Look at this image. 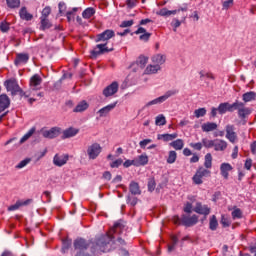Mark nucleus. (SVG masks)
I'll return each mask as SVG.
<instances>
[{
    "label": "nucleus",
    "instance_id": "obj_1",
    "mask_svg": "<svg viewBox=\"0 0 256 256\" xmlns=\"http://www.w3.org/2000/svg\"><path fill=\"white\" fill-rule=\"evenodd\" d=\"M125 226L121 222H116L114 226L105 234L96 240V246L102 253H109L112 249H117L120 245H125V240L118 238L114 241L115 234L121 235Z\"/></svg>",
    "mask_w": 256,
    "mask_h": 256
},
{
    "label": "nucleus",
    "instance_id": "obj_2",
    "mask_svg": "<svg viewBox=\"0 0 256 256\" xmlns=\"http://www.w3.org/2000/svg\"><path fill=\"white\" fill-rule=\"evenodd\" d=\"M205 177H211L210 170H207L204 167H199L196 170V173L194 174V176L192 177L193 184L203 185V179H205Z\"/></svg>",
    "mask_w": 256,
    "mask_h": 256
},
{
    "label": "nucleus",
    "instance_id": "obj_3",
    "mask_svg": "<svg viewBox=\"0 0 256 256\" xmlns=\"http://www.w3.org/2000/svg\"><path fill=\"white\" fill-rule=\"evenodd\" d=\"M241 105H243V102H234L233 104H229V102H224L221 103L218 106V113H220V115H225V113H227V111H229L230 113L235 111V107H241Z\"/></svg>",
    "mask_w": 256,
    "mask_h": 256
},
{
    "label": "nucleus",
    "instance_id": "obj_4",
    "mask_svg": "<svg viewBox=\"0 0 256 256\" xmlns=\"http://www.w3.org/2000/svg\"><path fill=\"white\" fill-rule=\"evenodd\" d=\"M40 133L45 139H55L61 135V128L52 127L49 130L47 128H42Z\"/></svg>",
    "mask_w": 256,
    "mask_h": 256
},
{
    "label": "nucleus",
    "instance_id": "obj_5",
    "mask_svg": "<svg viewBox=\"0 0 256 256\" xmlns=\"http://www.w3.org/2000/svg\"><path fill=\"white\" fill-rule=\"evenodd\" d=\"M179 93V90H169L165 93V95L160 96L146 104V107H151V105H157L159 103H164V101H167L169 97H173V95H177Z\"/></svg>",
    "mask_w": 256,
    "mask_h": 256
},
{
    "label": "nucleus",
    "instance_id": "obj_6",
    "mask_svg": "<svg viewBox=\"0 0 256 256\" xmlns=\"http://www.w3.org/2000/svg\"><path fill=\"white\" fill-rule=\"evenodd\" d=\"M115 37V31L111 29H107L104 32L96 35L95 42L96 43H108L109 39H113Z\"/></svg>",
    "mask_w": 256,
    "mask_h": 256
},
{
    "label": "nucleus",
    "instance_id": "obj_7",
    "mask_svg": "<svg viewBox=\"0 0 256 256\" xmlns=\"http://www.w3.org/2000/svg\"><path fill=\"white\" fill-rule=\"evenodd\" d=\"M101 151H103L101 145L99 143H93L92 145L88 146L87 155L89 159L94 160L101 155Z\"/></svg>",
    "mask_w": 256,
    "mask_h": 256
},
{
    "label": "nucleus",
    "instance_id": "obj_8",
    "mask_svg": "<svg viewBox=\"0 0 256 256\" xmlns=\"http://www.w3.org/2000/svg\"><path fill=\"white\" fill-rule=\"evenodd\" d=\"M194 213H198V215H204L207 217L211 213V208L207 204H203L201 202H196L193 207Z\"/></svg>",
    "mask_w": 256,
    "mask_h": 256
},
{
    "label": "nucleus",
    "instance_id": "obj_9",
    "mask_svg": "<svg viewBox=\"0 0 256 256\" xmlns=\"http://www.w3.org/2000/svg\"><path fill=\"white\" fill-rule=\"evenodd\" d=\"M4 85L7 91H10L12 95H17L19 91H21V87L15 79L6 80Z\"/></svg>",
    "mask_w": 256,
    "mask_h": 256
},
{
    "label": "nucleus",
    "instance_id": "obj_10",
    "mask_svg": "<svg viewBox=\"0 0 256 256\" xmlns=\"http://www.w3.org/2000/svg\"><path fill=\"white\" fill-rule=\"evenodd\" d=\"M109 48H107V43L97 44L96 47L90 51L91 57H98V55H103V53H109Z\"/></svg>",
    "mask_w": 256,
    "mask_h": 256
},
{
    "label": "nucleus",
    "instance_id": "obj_11",
    "mask_svg": "<svg viewBox=\"0 0 256 256\" xmlns=\"http://www.w3.org/2000/svg\"><path fill=\"white\" fill-rule=\"evenodd\" d=\"M198 222L199 216L195 214L192 216L182 215V225L185 227H193V225H197Z\"/></svg>",
    "mask_w": 256,
    "mask_h": 256
},
{
    "label": "nucleus",
    "instance_id": "obj_12",
    "mask_svg": "<svg viewBox=\"0 0 256 256\" xmlns=\"http://www.w3.org/2000/svg\"><path fill=\"white\" fill-rule=\"evenodd\" d=\"M119 91V83L117 82H112L110 85H108L104 90H103V95L105 97H112V95H115Z\"/></svg>",
    "mask_w": 256,
    "mask_h": 256
},
{
    "label": "nucleus",
    "instance_id": "obj_13",
    "mask_svg": "<svg viewBox=\"0 0 256 256\" xmlns=\"http://www.w3.org/2000/svg\"><path fill=\"white\" fill-rule=\"evenodd\" d=\"M41 83H43V78L39 74H34L29 81L30 89L37 91Z\"/></svg>",
    "mask_w": 256,
    "mask_h": 256
},
{
    "label": "nucleus",
    "instance_id": "obj_14",
    "mask_svg": "<svg viewBox=\"0 0 256 256\" xmlns=\"http://www.w3.org/2000/svg\"><path fill=\"white\" fill-rule=\"evenodd\" d=\"M226 139H228L230 143H235L237 141V133L235 132V126H226Z\"/></svg>",
    "mask_w": 256,
    "mask_h": 256
},
{
    "label": "nucleus",
    "instance_id": "obj_15",
    "mask_svg": "<svg viewBox=\"0 0 256 256\" xmlns=\"http://www.w3.org/2000/svg\"><path fill=\"white\" fill-rule=\"evenodd\" d=\"M29 61V54L27 53H18L16 54V58L14 60V65L19 67L20 65H25Z\"/></svg>",
    "mask_w": 256,
    "mask_h": 256
},
{
    "label": "nucleus",
    "instance_id": "obj_16",
    "mask_svg": "<svg viewBox=\"0 0 256 256\" xmlns=\"http://www.w3.org/2000/svg\"><path fill=\"white\" fill-rule=\"evenodd\" d=\"M233 171V166L231 164L224 162L220 165V174L224 179H229V173Z\"/></svg>",
    "mask_w": 256,
    "mask_h": 256
},
{
    "label": "nucleus",
    "instance_id": "obj_17",
    "mask_svg": "<svg viewBox=\"0 0 256 256\" xmlns=\"http://www.w3.org/2000/svg\"><path fill=\"white\" fill-rule=\"evenodd\" d=\"M68 161L69 155L60 156L59 154H56L53 159V163L56 165V167H63V165H65Z\"/></svg>",
    "mask_w": 256,
    "mask_h": 256
},
{
    "label": "nucleus",
    "instance_id": "obj_18",
    "mask_svg": "<svg viewBox=\"0 0 256 256\" xmlns=\"http://www.w3.org/2000/svg\"><path fill=\"white\" fill-rule=\"evenodd\" d=\"M229 144L223 139H214V151H226Z\"/></svg>",
    "mask_w": 256,
    "mask_h": 256
},
{
    "label": "nucleus",
    "instance_id": "obj_19",
    "mask_svg": "<svg viewBox=\"0 0 256 256\" xmlns=\"http://www.w3.org/2000/svg\"><path fill=\"white\" fill-rule=\"evenodd\" d=\"M11 105V100L9 99L8 95L1 94L0 95V113H3L5 109H9Z\"/></svg>",
    "mask_w": 256,
    "mask_h": 256
},
{
    "label": "nucleus",
    "instance_id": "obj_20",
    "mask_svg": "<svg viewBox=\"0 0 256 256\" xmlns=\"http://www.w3.org/2000/svg\"><path fill=\"white\" fill-rule=\"evenodd\" d=\"M234 110H238V115L240 119H245V117L251 115V109L245 107L244 103H242L241 106L234 107Z\"/></svg>",
    "mask_w": 256,
    "mask_h": 256
},
{
    "label": "nucleus",
    "instance_id": "obj_21",
    "mask_svg": "<svg viewBox=\"0 0 256 256\" xmlns=\"http://www.w3.org/2000/svg\"><path fill=\"white\" fill-rule=\"evenodd\" d=\"M179 137V134L172 133V134H158L157 139L158 141H164L165 143H169V141H175Z\"/></svg>",
    "mask_w": 256,
    "mask_h": 256
},
{
    "label": "nucleus",
    "instance_id": "obj_22",
    "mask_svg": "<svg viewBox=\"0 0 256 256\" xmlns=\"http://www.w3.org/2000/svg\"><path fill=\"white\" fill-rule=\"evenodd\" d=\"M89 242L83 238H78L74 241V248L78 249L79 251H84V249H88Z\"/></svg>",
    "mask_w": 256,
    "mask_h": 256
},
{
    "label": "nucleus",
    "instance_id": "obj_23",
    "mask_svg": "<svg viewBox=\"0 0 256 256\" xmlns=\"http://www.w3.org/2000/svg\"><path fill=\"white\" fill-rule=\"evenodd\" d=\"M117 107V102H114L112 104H109L103 108H101L98 113L100 115V117H107V115H109V113H111V111H113V109H115Z\"/></svg>",
    "mask_w": 256,
    "mask_h": 256
},
{
    "label": "nucleus",
    "instance_id": "obj_24",
    "mask_svg": "<svg viewBox=\"0 0 256 256\" xmlns=\"http://www.w3.org/2000/svg\"><path fill=\"white\" fill-rule=\"evenodd\" d=\"M219 126L215 122H206L201 125V129L204 133H211V131H217Z\"/></svg>",
    "mask_w": 256,
    "mask_h": 256
},
{
    "label": "nucleus",
    "instance_id": "obj_25",
    "mask_svg": "<svg viewBox=\"0 0 256 256\" xmlns=\"http://www.w3.org/2000/svg\"><path fill=\"white\" fill-rule=\"evenodd\" d=\"M79 133V129L70 127L62 132V139H70Z\"/></svg>",
    "mask_w": 256,
    "mask_h": 256
},
{
    "label": "nucleus",
    "instance_id": "obj_26",
    "mask_svg": "<svg viewBox=\"0 0 256 256\" xmlns=\"http://www.w3.org/2000/svg\"><path fill=\"white\" fill-rule=\"evenodd\" d=\"M134 159H135L136 167H143L147 165V163H149V156H147V154H142Z\"/></svg>",
    "mask_w": 256,
    "mask_h": 256
},
{
    "label": "nucleus",
    "instance_id": "obj_27",
    "mask_svg": "<svg viewBox=\"0 0 256 256\" xmlns=\"http://www.w3.org/2000/svg\"><path fill=\"white\" fill-rule=\"evenodd\" d=\"M169 145L175 149V151H181L185 147V142L183 139H177L172 141Z\"/></svg>",
    "mask_w": 256,
    "mask_h": 256
},
{
    "label": "nucleus",
    "instance_id": "obj_28",
    "mask_svg": "<svg viewBox=\"0 0 256 256\" xmlns=\"http://www.w3.org/2000/svg\"><path fill=\"white\" fill-rule=\"evenodd\" d=\"M19 15H20V18L23 19L24 21H32L33 20V14L29 13L27 11V8H25V7L21 8Z\"/></svg>",
    "mask_w": 256,
    "mask_h": 256
},
{
    "label": "nucleus",
    "instance_id": "obj_29",
    "mask_svg": "<svg viewBox=\"0 0 256 256\" xmlns=\"http://www.w3.org/2000/svg\"><path fill=\"white\" fill-rule=\"evenodd\" d=\"M30 201H31L30 199H28L26 201L18 200L14 205H11L8 207V211H17V209L27 205Z\"/></svg>",
    "mask_w": 256,
    "mask_h": 256
},
{
    "label": "nucleus",
    "instance_id": "obj_30",
    "mask_svg": "<svg viewBox=\"0 0 256 256\" xmlns=\"http://www.w3.org/2000/svg\"><path fill=\"white\" fill-rule=\"evenodd\" d=\"M177 161V152L175 150H170L166 156V162L168 165H173Z\"/></svg>",
    "mask_w": 256,
    "mask_h": 256
},
{
    "label": "nucleus",
    "instance_id": "obj_31",
    "mask_svg": "<svg viewBox=\"0 0 256 256\" xmlns=\"http://www.w3.org/2000/svg\"><path fill=\"white\" fill-rule=\"evenodd\" d=\"M204 167L209 170L213 167V155L211 153H207L204 157Z\"/></svg>",
    "mask_w": 256,
    "mask_h": 256
},
{
    "label": "nucleus",
    "instance_id": "obj_32",
    "mask_svg": "<svg viewBox=\"0 0 256 256\" xmlns=\"http://www.w3.org/2000/svg\"><path fill=\"white\" fill-rule=\"evenodd\" d=\"M148 61H149V57L140 55L136 60V65H138L140 69H145V65H147Z\"/></svg>",
    "mask_w": 256,
    "mask_h": 256
},
{
    "label": "nucleus",
    "instance_id": "obj_33",
    "mask_svg": "<svg viewBox=\"0 0 256 256\" xmlns=\"http://www.w3.org/2000/svg\"><path fill=\"white\" fill-rule=\"evenodd\" d=\"M86 109H89V104L87 103V101L83 100L77 104V106L74 109V112L81 113L82 111H86Z\"/></svg>",
    "mask_w": 256,
    "mask_h": 256
},
{
    "label": "nucleus",
    "instance_id": "obj_34",
    "mask_svg": "<svg viewBox=\"0 0 256 256\" xmlns=\"http://www.w3.org/2000/svg\"><path fill=\"white\" fill-rule=\"evenodd\" d=\"M8 9H19L21 0H5Z\"/></svg>",
    "mask_w": 256,
    "mask_h": 256
},
{
    "label": "nucleus",
    "instance_id": "obj_35",
    "mask_svg": "<svg viewBox=\"0 0 256 256\" xmlns=\"http://www.w3.org/2000/svg\"><path fill=\"white\" fill-rule=\"evenodd\" d=\"M242 99L245 103H249V101H255L256 93L253 91L246 92L243 94Z\"/></svg>",
    "mask_w": 256,
    "mask_h": 256
},
{
    "label": "nucleus",
    "instance_id": "obj_36",
    "mask_svg": "<svg viewBox=\"0 0 256 256\" xmlns=\"http://www.w3.org/2000/svg\"><path fill=\"white\" fill-rule=\"evenodd\" d=\"M129 189L132 195H141V189L139 188V184L137 182H131Z\"/></svg>",
    "mask_w": 256,
    "mask_h": 256
},
{
    "label": "nucleus",
    "instance_id": "obj_37",
    "mask_svg": "<svg viewBox=\"0 0 256 256\" xmlns=\"http://www.w3.org/2000/svg\"><path fill=\"white\" fill-rule=\"evenodd\" d=\"M161 69V66L159 65H148L145 69L146 75H153L157 73Z\"/></svg>",
    "mask_w": 256,
    "mask_h": 256
},
{
    "label": "nucleus",
    "instance_id": "obj_38",
    "mask_svg": "<svg viewBox=\"0 0 256 256\" xmlns=\"http://www.w3.org/2000/svg\"><path fill=\"white\" fill-rule=\"evenodd\" d=\"M177 10H168L167 8H162L160 11L157 12V15H160L161 17H169L171 15H176Z\"/></svg>",
    "mask_w": 256,
    "mask_h": 256
},
{
    "label": "nucleus",
    "instance_id": "obj_39",
    "mask_svg": "<svg viewBox=\"0 0 256 256\" xmlns=\"http://www.w3.org/2000/svg\"><path fill=\"white\" fill-rule=\"evenodd\" d=\"M217 227H219L217 216L212 215L209 222V229H211V231H217Z\"/></svg>",
    "mask_w": 256,
    "mask_h": 256
},
{
    "label": "nucleus",
    "instance_id": "obj_40",
    "mask_svg": "<svg viewBox=\"0 0 256 256\" xmlns=\"http://www.w3.org/2000/svg\"><path fill=\"white\" fill-rule=\"evenodd\" d=\"M40 23V28L42 29V31H45V29H51V27H53L51 21H49V18H40Z\"/></svg>",
    "mask_w": 256,
    "mask_h": 256
},
{
    "label": "nucleus",
    "instance_id": "obj_41",
    "mask_svg": "<svg viewBox=\"0 0 256 256\" xmlns=\"http://www.w3.org/2000/svg\"><path fill=\"white\" fill-rule=\"evenodd\" d=\"M93 15H95V10L93 7L86 8L82 12L83 19H91V17H93Z\"/></svg>",
    "mask_w": 256,
    "mask_h": 256
},
{
    "label": "nucleus",
    "instance_id": "obj_42",
    "mask_svg": "<svg viewBox=\"0 0 256 256\" xmlns=\"http://www.w3.org/2000/svg\"><path fill=\"white\" fill-rule=\"evenodd\" d=\"M165 55L163 54H156L152 57V61L156 64V65H163V63H165Z\"/></svg>",
    "mask_w": 256,
    "mask_h": 256
},
{
    "label": "nucleus",
    "instance_id": "obj_43",
    "mask_svg": "<svg viewBox=\"0 0 256 256\" xmlns=\"http://www.w3.org/2000/svg\"><path fill=\"white\" fill-rule=\"evenodd\" d=\"M202 145L203 147H205L206 149H211L215 147V140H209L207 138H203L202 139Z\"/></svg>",
    "mask_w": 256,
    "mask_h": 256
},
{
    "label": "nucleus",
    "instance_id": "obj_44",
    "mask_svg": "<svg viewBox=\"0 0 256 256\" xmlns=\"http://www.w3.org/2000/svg\"><path fill=\"white\" fill-rule=\"evenodd\" d=\"M155 125H167V119L165 118V116L163 114H160L156 117L155 120Z\"/></svg>",
    "mask_w": 256,
    "mask_h": 256
},
{
    "label": "nucleus",
    "instance_id": "obj_45",
    "mask_svg": "<svg viewBox=\"0 0 256 256\" xmlns=\"http://www.w3.org/2000/svg\"><path fill=\"white\" fill-rule=\"evenodd\" d=\"M232 219H243V211L240 208H234L232 211Z\"/></svg>",
    "mask_w": 256,
    "mask_h": 256
},
{
    "label": "nucleus",
    "instance_id": "obj_46",
    "mask_svg": "<svg viewBox=\"0 0 256 256\" xmlns=\"http://www.w3.org/2000/svg\"><path fill=\"white\" fill-rule=\"evenodd\" d=\"M77 11V8H73L72 11H68L66 13V18L69 23H71V21H75V13H77Z\"/></svg>",
    "mask_w": 256,
    "mask_h": 256
},
{
    "label": "nucleus",
    "instance_id": "obj_47",
    "mask_svg": "<svg viewBox=\"0 0 256 256\" xmlns=\"http://www.w3.org/2000/svg\"><path fill=\"white\" fill-rule=\"evenodd\" d=\"M36 129L35 127H32L28 133H26L20 140V143H25V141L29 140L30 137L35 133Z\"/></svg>",
    "mask_w": 256,
    "mask_h": 256
},
{
    "label": "nucleus",
    "instance_id": "obj_48",
    "mask_svg": "<svg viewBox=\"0 0 256 256\" xmlns=\"http://www.w3.org/2000/svg\"><path fill=\"white\" fill-rule=\"evenodd\" d=\"M51 15V7L46 6L42 12H41V16L40 19H49V16Z\"/></svg>",
    "mask_w": 256,
    "mask_h": 256
},
{
    "label": "nucleus",
    "instance_id": "obj_49",
    "mask_svg": "<svg viewBox=\"0 0 256 256\" xmlns=\"http://www.w3.org/2000/svg\"><path fill=\"white\" fill-rule=\"evenodd\" d=\"M11 29V24L7 21H3L0 23V31L2 33H7Z\"/></svg>",
    "mask_w": 256,
    "mask_h": 256
},
{
    "label": "nucleus",
    "instance_id": "obj_50",
    "mask_svg": "<svg viewBox=\"0 0 256 256\" xmlns=\"http://www.w3.org/2000/svg\"><path fill=\"white\" fill-rule=\"evenodd\" d=\"M194 115L197 119H199L200 117H205V115H207V109L205 108L196 109L194 111Z\"/></svg>",
    "mask_w": 256,
    "mask_h": 256
},
{
    "label": "nucleus",
    "instance_id": "obj_51",
    "mask_svg": "<svg viewBox=\"0 0 256 256\" xmlns=\"http://www.w3.org/2000/svg\"><path fill=\"white\" fill-rule=\"evenodd\" d=\"M156 187H157V183L155 182V178H150L148 180V191H150V193H153Z\"/></svg>",
    "mask_w": 256,
    "mask_h": 256
},
{
    "label": "nucleus",
    "instance_id": "obj_52",
    "mask_svg": "<svg viewBox=\"0 0 256 256\" xmlns=\"http://www.w3.org/2000/svg\"><path fill=\"white\" fill-rule=\"evenodd\" d=\"M139 5V0H126V6L128 9H134Z\"/></svg>",
    "mask_w": 256,
    "mask_h": 256
},
{
    "label": "nucleus",
    "instance_id": "obj_53",
    "mask_svg": "<svg viewBox=\"0 0 256 256\" xmlns=\"http://www.w3.org/2000/svg\"><path fill=\"white\" fill-rule=\"evenodd\" d=\"M183 211L184 213H193V204L191 202H186Z\"/></svg>",
    "mask_w": 256,
    "mask_h": 256
},
{
    "label": "nucleus",
    "instance_id": "obj_54",
    "mask_svg": "<svg viewBox=\"0 0 256 256\" xmlns=\"http://www.w3.org/2000/svg\"><path fill=\"white\" fill-rule=\"evenodd\" d=\"M220 223L223 227H230L231 226V220L229 218L225 217V215H222Z\"/></svg>",
    "mask_w": 256,
    "mask_h": 256
},
{
    "label": "nucleus",
    "instance_id": "obj_55",
    "mask_svg": "<svg viewBox=\"0 0 256 256\" xmlns=\"http://www.w3.org/2000/svg\"><path fill=\"white\" fill-rule=\"evenodd\" d=\"M62 253H65L67 251V249H69V247H71V240L69 239H65L62 242Z\"/></svg>",
    "mask_w": 256,
    "mask_h": 256
},
{
    "label": "nucleus",
    "instance_id": "obj_56",
    "mask_svg": "<svg viewBox=\"0 0 256 256\" xmlns=\"http://www.w3.org/2000/svg\"><path fill=\"white\" fill-rule=\"evenodd\" d=\"M29 163H31V159L26 158L22 160L16 167L17 169H23V167H26V165H29Z\"/></svg>",
    "mask_w": 256,
    "mask_h": 256
},
{
    "label": "nucleus",
    "instance_id": "obj_57",
    "mask_svg": "<svg viewBox=\"0 0 256 256\" xmlns=\"http://www.w3.org/2000/svg\"><path fill=\"white\" fill-rule=\"evenodd\" d=\"M190 147H192V149H195V151H201L203 149V143H190Z\"/></svg>",
    "mask_w": 256,
    "mask_h": 256
},
{
    "label": "nucleus",
    "instance_id": "obj_58",
    "mask_svg": "<svg viewBox=\"0 0 256 256\" xmlns=\"http://www.w3.org/2000/svg\"><path fill=\"white\" fill-rule=\"evenodd\" d=\"M149 143H153V140L144 139V140L139 142V145H140L141 149H145V147H147V145H149Z\"/></svg>",
    "mask_w": 256,
    "mask_h": 256
},
{
    "label": "nucleus",
    "instance_id": "obj_59",
    "mask_svg": "<svg viewBox=\"0 0 256 256\" xmlns=\"http://www.w3.org/2000/svg\"><path fill=\"white\" fill-rule=\"evenodd\" d=\"M58 7H59L60 15H63V13H65V11H67V5L65 4V2H60L58 4Z\"/></svg>",
    "mask_w": 256,
    "mask_h": 256
},
{
    "label": "nucleus",
    "instance_id": "obj_60",
    "mask_svg": "<svg viewBox=\"0 0 256 256\" xmlns=\"http://www.w3.org/2000/svg\"><path fill=\"white\" fill-rule=\"evenodd\" d=\"M244 167L247 169V171H251V167H253V160L251 158H247Z\"/></svg>",
    "mask_w": 256,
    "mask_h": 256
},
{
    "label": "nucleus",
    "instance_id": "obj_61",
    "mask_svg": "<svg viewBox=\"0 0 256 256\" xmlns=\"http://www.w3.org/2000/svg\"><path fill=\"white\" fill-rule=\"evenodd\" d=\"M139 39H140V41L147 42V41H149V39H151V33L146 32V33L140 35Z\"/></svg>",
    "mask_w": 256,
    "mask_h": 256
},
{
    "label": "nucleus",
    "instance_id": "obj_62",
    "mask_svg": "<svg viewBox=\"0 0 256 256\" xmlns=\"http://www.w3.org/2000/svg\"><path fill=\"white\" fill-rule=\"evenodd\" d=\"M237 157H239V146H235L231 154L232 159H237Z\"/></svg>",
    "mask_w": 256,
    "mask_h": 256
},
{
    "label": "nucleus",
    "instance_id": "obj_63",
    "mask_svg": "<svg viewBox=\"0 0 256 256\" xmlns=\"http://www.w3.org/2000/svg\"><path fill=\"white\" fill-rule=\"evenodd\" d=\"M122 164H123V160L118 159V160H115L114 162H112L110 164V167H112V169H115L117 167H120V165H122Z\"/></svg>",
    "mask_w": 256,
    "mask_h": 256
},
{
    "label": "nucleus",
    "instance_id": "obj_64",
    "mask_svg": "<svg viewBox=\"0 0 256 256\" xmlns=\"http://www.w3.org/2000/svg\"><path fill=\"white\" fill-rule=\"evenodd\" d=\"M133 25V20H125L120 24V27H131Z\"/></svg>",
    "mask_w": 256,
    "mask_h": 256
}]
</instances>
